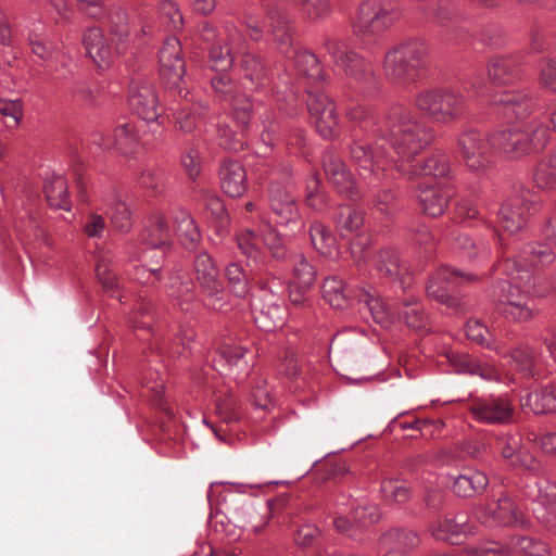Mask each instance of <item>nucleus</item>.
<instances>
[{
  "label": "nucleus",
  "instance_id": "obj_4",
  "mask_svg": "<svg viewBox=\"0 0 556 556\" xmlns=\"http://www.w3.org/2000/svg\"><path fill=\"white\" fill-rule=\"evenodd\" d=\"M551 132L539 119L494 131L490 135L492 152L497 151L510 157H518L531 151L543 149L549 141Z\"/></svg>",
  "mask_w": 556,
  "mask_h": 556
},
{
  "label": "nucleus",
  "instance_id": "obj_1",
  "mask_svg": "<svg viewBox=\"0 0 556 556\" xmlns=\"http://www.w3.org/2000/svg\"><path fill=\"white\" fill-rule=\"evenodd\" d=\"M508 244H514L513 254H507L506 249L503 251L508 279H498L486 290V296L496 309L508 302H518L529 296L541 298L534 288L539 282L536 268L548 267L556 258L551 247L543 243L529 242L518 247L516 242Z\"/></svg>",
  "mask_w": 556,
  "mask_h": 556
},
{
  "label": "nucleus",
  "instance_id": "obj_22",
  "mask_svg": "<svg viewBox=\"0 0 556 556\" xmlns=\"http://www.w3.org/2000/svg\"><path fill=\"white\" fill-rule=\"evenodd\" d=\"M491 104L511 124H517L529 117L532 113L534 102L521 90H505L494 94Z\"/></svg>",
  "mask_w": 556,
  "mask_h": 556
},
{
  "label": "nucleus",
  "instance_id": "obj_15",
  "mask_svg": "<svg viewBox=\"0 0 556 556\" xmlns=\"http://www.w3.org/2000/svg\"><path fill=\"white\" fill-rule=\"evenodd\" d=\"M526 494L532 500L536 520L556 531V484L545 477H535L527 485Z\"/></svg>",
  "mask_w": 556,
  "mask_h": 556
},
{
  "label": "nucleus",
  "instance_id": "obj_21",
  "mask_svg": "<svg viewBox=\"0 0 556 556\" xmlns=\"http://www.w3.org/2000/svg\"><path fill=\"white\" fill-rule=\"evenodd\" d=\"M128 104L131 111L146 123L156 122L157 96L153 86L142 78H134L128 88Z\"/></svg>",
  "mask_w": 556,
  "mask_h": 556
},
{
  "label": "nucleus",
  "instance_id": "obj_45",
  "mask_svg": "<svg viewBox=\"0 0 556 556\" xmlns=\"http://www.w3.org/2000/svg\"><path fill=\"white\" fill-rule=\"evenodd\" d=\"M395 314V320L403 318L407 327L412 329H421L428 323V316L425 313L422 305L414 296L403 299Z\"/></svg>",
  "mask_w": 556,
  "mask_h": 556
},
{
  "label": "nucleus",
  "instance_id": "obj_36",
  "mask_svg": "<svg viewBox=\"0 0 556 556\" xmlns=\"http://www.w3.org/2000/svg\"><path fill=\"white\" fill-rule=\"evenodd\" d=\"M240 66L244 79L251 83L254 90H262L271 84L268 70L261 56L250 52L244 53Z\"/></svg>",
  "mask_w": 556,
  "mask_h": 556
},
{
  "label": "nucleus",
  "instance_id": "obj_25",
  "mask_svg": "<svg viewBox=\"0 0 556 556\" xmlns=\"http://www.w3.org/2000/svg\"><path fill=\"white\" fill-rule=\"evenodd\" d=\"M395 169L407 179H412L416 176H432L438 178L448 175L451 164L446 154L434 153L419 165L413 164L412 162L395 164Z\"/></svg>",
  "mask_w": 556,
  "mask_h": 556
},
{
  "label": "nucleus",
  "instance_id": "obj_47",
  "mask_svg": "<svg viewBox=\"0 0 556 556\" xmlns=\"http://www.w3.org/2000/svg\"><path fill=\"white\" fill-rule=\"evenodd\" d=\"M351 517L344 516L336 517L333 523L339 532L345 533L351 530L361 529L368 523H374L378 520V515L375 507H355L350 513Z\"/></svg>",
  "mask_w": 556,
  "mask_h": 556
},
{
  "label": "nucleus",
  "instance_id": "obj_59",
  "mask_svg": "<svg viewBox=\"0 0 556 556\" xmlns=\"http://www.w3.org/2000/svg\"><path fill=\"white\" fill-rule=\"evenodd\" d=\"M233 56L227 43H214L208 50L207 66L216 74H227L232 67Z\"/></svg>",
  "mask_w": 556,
  "mask_h": 556
},
{
  "label": "nucleus",
  "instance_id": "obj_6",
  "mask_svg": "<svg viewBox=\"0 0 556 556\" xmlns=\"http://www.w3.org/2000/svg\"><path fill=\"white\" fill-rule=\"evenodd\" d=\"M415 106L433 123L451 125L467 113L466 97L447 87L429 88L417 93Z\"/></svg>",
  "mask_w": 556,
  "mask_h": 556
},
{
  "label": "nucleus",
  "instance_id": "obj_12",
  "mask_svg": "<svg viewBox=\"0 0 556 556\" xmlns=\"http://www.w3.org/2000/svg\"><path fill=\"white\" fill-rule=\"evenodd\" d=\"M193 270L202 290V304L214 311L222 309L225 304L224 289L218 279V268L206 251L195 255Z\"/></svg>",
  "mask_w": 556,
  "mask_h": 556
},
{
  "label": "nucleus",
  "instance_id": "obj_11",
  "mask_svg": "<svg viewBox=\"0 0 556 556\" xmlns=\"http://www.w3.org/2000/svg\"><path fill=\"white\" fill-rule=\"evenodd\" d=\"M477 276L472 273L462 271L451 266H441L428 280L427 294L429 298L445 304L447 307L458 309L459 301L453 295L457 287L475 281Z\"/></svg>",
  "mask_w": 556,
  "mask_h": 556
},
{
  "label": "nucleus",
  "instance_id": "obj_19",
  "mask_svg": "<svg viewBox=\"0 0 556 556\" xmlns=\"http://www.w3.org/2000/svg\"><path fill=\"white\" fill-rule=\"evenodd\" d=\"M535 211V201L528 190L507 199L498 211V222L502 228L516 233L523 228L529 217Z\"/></svg>",
  "mask_w": 556,
  "mask_h": 556
},
{
  "label": "nucleus",
  "instance_id": "obj_39",
  "mask_svg": "<svg viewBox=\"0 0 556 556\" xmlns=\"http://www.w3.org/2000/svg\"><path fill=\"white\" fill-rule=\"evenodd\" d=\"M43 191L51 207L71 211L72 204L67 195V182L62 175L47 173Z\"/></svg>",
  "mask_w": 556,
  "mask_h": 556
},
{
  "label": "nucleus",
  "instance_id": "obj_44",
  "mask_svg": "<svg viewBox=\"0 0 556 556\" xmlns=\"http://www.w3.org/2000/svg\"><path fill=\"white\" fill-rule=\"evenodd\" d=\"M522 406L529 407L535 415L556 413V392L546 386L526 394L521 399Z\"/></svg>",
  "mask_w": 556,
  "mask_h": 556
},
{
  "label": "nucleus",
  "instance_id": "obj_32",
  "mask_svg": "<svg viewBox=\"0 0 556 556\" xmlns=\"http://www.w3.org/2000/svg\"><path fill=\"white\" fill-rule=\"evenodd\" d=\"M452 194L450 188L420 186L417 198L425 214L438 217L444 213Z\"/></svg>",
  "mask_w": 556,
  "mask_h": 556
},
{
  "label": "nucleus",
  "instance_id": "obj_61",
  "mask_svg": "<svg viewBox=\"0 0 556 556\" xmlns=\"http://www.w3.org/2000/svg\"><path fill=\"white\" fill-rule=\"evenodd\" d=\"M96 275L106 292H110L112 296H117L118 280L114 273L112 260L109 254L102 255L98 261Z\"/></svg>",
  "mask_w": 556,
  "mask_h": 556
},
{
  "label": "nucleus",
  "instance_id": "obj_8",
  "mask_svg": "<svg viewBox=\"0 0 556 556\" xmlns=\"http://www.w3.org/2000/svg\"><path fill=\"white\" fill-rule=\"evenodd\" d=\"M215 98L230 106V116L243 130L251 126L253 113L262 105L245 94L227 74H215L210 78Z\"/></svg>",
  "mask_w": 556,
  "mask_h": 556
},
{
  "label": "nucleus",
  "instance_id": "obj_34",
  "mask_svg": "<svg viewBox=\"0 0 556 556\" xmlns=\"http://www.w3.org/2000/svg\"><path fill=\"white\" fill-rule=\"evenodd\" d=\"M521 58L519 55H505L493 58L488 66L490 80L494 85H506L519 77Z\"/></svg>",
  "mask_w": 556,
  "mask_h": 556
},
{
  "label": "nucleus",
  "instance_id": "obj_57",
  "mask_svg": "<svg viewBox=\"0 0 556 556\" xmlns=\"http://www.w3.org/2000/svg\"><path fill=\"white\" fill-rule=\"evenodd\" d=\"M109 22L111 34L117 43L116 50L122 53L130 34L127 14L123 10L116 9L110 13Z\"/></svg>",
  "mask_w": 556,
  "mask_h": 556
},
{
  "label": "nucleus",
  "instance_id": "obj_2",
  "mask_svg": "<svg viewBox=\"0 0 556 556\" xmlns=\"http://www.w3.org/2000/svg\"><path fill=\"white\" fill-rule=\"evenodd\" d=\"M371 131L377 147L388 146L397 164L412 162L435 138L434 129L403 105L391 106L382 124Z\"/></svg>",
  "mask_w": 556,
  "mask_h": 556
},
{
  "label": "nucleus",
  "instance_id": "obj_20",
  "mask_svg": "<svg viewBox=\"0 0 556 556\" xmlns=\"http://www.w3.org/2000/svg\"><path fill=\"white\" fill-rule=\"evenodd\" d=\"M468 410L472 418L481 424L504 425L513 419V407L504 396H481L473 399Z\"/></svg>",
  "mask_w": 556,
  "mask_h": 556
},
{
  "label": "nucleus",
  "instance_id": "obj_50",
  "mask_svg": "<svg viewBox=\"0 0 556 556\" xmlns=\"http://www.w3.org/2000/svg\"><path fill=\"white\" fill-rule=\"evenodd\" d=\"M466 334L470 340L482 346L494 350L497 353L503 352V341L496 338L492 331L478 319L467 321Z\"/></svg>",
  "mask_w": 556,
  "mask_h": 556
},
{
  "label": "nucleus",
  "instance_id": "obj_40",
  "mask_svg": "<svg viewBox=\"0 0 556 556\" xmlns=\"http://www.w3.org/2000/svg\"><path fill=\"white\" fill-rule=\"evenodd\" d=\"M375 267L382 277H386L391 281H399L403 287L404 276L407 274V269L403 264H401L399 254L395 250H381L376 255Z\"/></svg>",
  "mask_w": 556,
  "mask_h": 556
},
{
  "label": "nucleus",
  "instance_id": "obj_9",
  "mask_svg": "<svg viewBox=\"0 0 556 556\" xmlns=\"http://www.w3.org/2000/svg\"><path fill=\"white\" fill-rule=\"evenodd\" d=\"M372 146L363 139H354L350 146V155L353 163L356 165L359 175L364 179H369V185L372 187L382 182L386 172L389 168L395 169L396 160L390 151L380 149L375 143Z\"/></svg>",
  "mask_w": 556,
  "mask_h": 556
},
{
  "label": "nucleus",
  "instance_id": "obj_37",
  "mask_svg": "<svg viewBox=\"0 0 556 556\" xmlns=\"http://www.w3.org/2000/svg\"><path fill=\"white\" fill-rule=\"evenodd\" d=\"M113 227L118 231H128L132 225L131 211L128 205L122 201L115 190H110L103 197Z\"/></svg>",
  "mask_w": 556,
  "mask_h": 556
},
{
  "label": "nucleus",
  "instance_id": "obj_42",
  "mask_svg": "<svg viewBox=\"0 0 556 556\" xmlns=\"http://www.w3.org/2000/svg\"><path fill=\"white\" fill-rule=\"evenodd\" d=\"M28 41L33 53L46 63V68L48 72H58V64H61L63 67L72 66L71 58L58 51L53 46L47 45L33 35H29Z\"/></svg>",
  "mask_w": 556,
  "mask_h": 556
},
{
  "label": "nucleus",
  "instance_id": "obj_51",
  "mask_svg": "<svg viewBox=\"0 0 556 556\" xmlns=\"http://www.w3.org/2000/svg\"><path fill=\"white\" fill-rule=\"evenodd\" d=\"M260 239L276 260H285L287 257L286 239L281 237L279 231L270 224L266 223L258 229Z\"/></svg>",
  "mask_w": 556,
  "mask_h": 556
},
{
  "label": "nucleus",
  "instance_id": "obj_48",
  "mask_svg": "<svg viewBox=\"0 0 556 556\" xmlns=\"http://www.w3.org/2000/svg\"><path fill=\"white\" fill-rule=\"evenodd\" d=\"M286 316L287 309L283 305L269 303L255 311L254 323L261 330L270 332L283 326Z\"/></svg>",
  "mask_w": 556,
  "mask_h": 556
},
{
  "label": "nucleus",
  "instance_id": "obj_33",
  "mask_svg": "<svg viewBox=\"0 0 556 556\" xmlns=\"http://www.w3.org/2000/svg\"><path fill=\"white\" fill-rule=\"evenodd\" d=\"M83 45L94 64L105 70L112 62V51L102 31L98 27L88 28L83 36Z\"/></svg>",
  "mask_w": 556,
  "mask_h": 556
},
{
  "label": "nucleus",
  "instance_id": "obj_29",
  "mask_svg": "<svg viewBox=\"0 0 556 556\" xmlns=\"http://www.w3.org/2000/svg\"><path fill=\"white\" fill-rule=\"evenodd\" d=\"M220 185L230 198H239L248 190L247 172L243 165L233 160L223 162L219 170Z\"/></svg>",
  "mask_w": 556,
  "mask_h": 556
},
{
  "label": "nucleus",
  "instance_id": "obj_7",
  "mask_svg": "<svg viewBox=\"0 0 556 556\" xmlns=\"http://www.w3.org/2000/svg\"><path fill=\"white\" fill-rule=\"evenodd\" d=\"M292 168L289 165L277 167L270 176L267 189V203L276 223L281 226L301 227L299 204L291 188Z\"/></svg>",
  "mask_w": 556,
  "mask_h": 556
},
{
  "label": "nucleus",
  "instance_id": "obj_23",
  "mask_svg": "<svg viewBox=\"0 0 556 556\" xmlns=\"http://www.w3.org/2000/svg\"><path fill=\"white\" fill-rule=\"evenodd\" d=\"M270 504L268 501L255 498L244 502L233 510L235 523L233 530L239 527L240 533L258 532L268 523L270 519Z\"/></svg>",
  "mask_w": 556,
  "mask_h": 556
},
{
  "label": "nucleus",
  "instance_id": "obj_53",
  "mask_svg": "<svg viewBox=\"0 0 556 556\" xmlns=\"http://www.w3.org/2000/svg\"><path fill=\"white\" fill-rule=\"evenodd\" d=\"M533 181L540 189H553L556 187V149L548 157L538 163L533 174Z\"/></svg>",
  "mask_w": 556,
  "mask_h": 556
},
{
  "label": "nucleus",
  "instance_id": "obj_54",
  "mask_svg": "<svg viewBox=\"0 0 556 556\" xmlns=\"http://www.w3.org/2000/svg\"><path fill=\"white\" fill-rule=\"evenodd\" d=\"M454 247L471 261L486 258L491 254V245L488 242L475 241L467 235H458L455 238Z\"/></svg>",
  "mask_w": 556,
  "mask_h": 556
},
{
  "label": "nucleus",
  "instance_id": "obj_62",
  "mask_svg": "<svg viewBox=\"0 0 556 556\" xmlns=\"http://www.w3.org/2000/svg\"><path fill=\"white\" fill-rule=\"evenodd\" d=\"M154 320L153 305L148 300H141L136 304L129 315V324L134 329L151 331Z\"/></svg>",
  "mask_w": 556,
  "mask_h": 556
},
{
  "label": "nucleus",
  "instance_id": "obj_52",
  "mask_svg": "<svg viewBox=\"0 0 556 556\" xmlns=\"http://www.w3.org/2000/svg\"><path fill=\"white\" fill-rule=\"evenodd\" d=\"M323 298L332 307L343 309L349 304L344 283L338 277H327L321 286Z\"/></svg>",
  "mask_w": 556,
  "mask_h": 556
},
{
  "label": "nucleus",
  "instance_id": "obj_28",
  "mask_svg": "<svg viewBox=\"0 0 556 556\" xmlns=\"http://www.w3.org/2000/svg\"><path fill=\"white\" fill-rule=\"evenodd\" d=\"M355 296L358 302L364 303L368 308L372 319L384 328L395 323L394 312L379 296L377 291L370 286H359L355 290Z\"/></svg>",
  "mask_w": 556,
  "mask_h": 556
},
{
  "label": "nucleus",
  "instance_id": "obj_58",
  "mask_svg": "<svg viewBox=\"0 0 556 556\" xmlns=\"http://www.w3.org/2000/svg\"><path fill=\"white\" fill-rule=\"evenodd\" d=\"M293 279L301 289H309L316 281V269L303 254L292 258Z\"/></svg>",
  "mask_w": 556,
  "mask_h": 556
},
{
  "label": "nucleus",
  "instance_id": "obj_60",
  "mask_svg": "<svg viewBox=\"0 0 556 556\" xmlns=\"http://www.w3.org/2000/svg\"><path fill=\"white\" fill-rule=\"evenodd\" d=\"M263 130L261 131V141L265 147H274L286 136L281 135V125L276 118L273 110H266L261 115Z\"/></svg>",
  "mask_w": 556,
  "mask_h": 556
},
{
  "label": "nucleus",
  "instance_id": "obj_3",
  "mask_svg": "<svg viewBox=\"0 0 556 556\" xmlns=\"http://www.w3.org/2000/svg\"><path fill=\"white\" fill-rule=\"evenodd\" d=\"M381 65L389 81L408 89L421 79L429 66V47L418 38L403 40L384 53Z\"/></svg>",
  "mask_w": 556,
  "mask_h": 556
},
{
  "label": "nucleus",
  "instance_id": "obj_63",
  "mask_svg": "<svg viewBox=\"0 0 556 556\" xmlns=\"http://www.w3.org/2000/svg\"><path fill=\"white\" fill-rule=\"evenodd\" d=\"M500 354L504 357H509L510 364L522 375L527 377H533L535 375L534 359L529 351L522 348H514L510 351H505L503 348V352Z\"/></svg>",
  "mask_w": 556,
  "mask_h": 556
},
{
  "label": "nucleus",
  "instance_id": "obj_38",
  "mask_svg": "<svg viewBox=\"0 0 556 556\" xmlns=\"http://www.w3.org/2000/svg\"><path fill=\"white\" fill-rule=\"evenodd\" d=\"M169 238V225L162 215L152 217L141 235V240L147 245L146 249H153L154 252H165Z\"/></svg>",
  "mask_w": 556,
  "mask_h": 556
},
{
  "label": "nucleus",
  "instance_id": "obj_55",
  "mask_svg": "<svg viewBox=\"0 0 556 556\" xmlns=\"http://www.w3.org/2000/svg\"><path fill=\"white\" fill-rule=\"evenodd\" d=\"M225 277L229 290L238 298H243L249 292V277L243 266L237 262L230 263L225 268Z\"/></svg>",
  "mask_w": 556,
  "mask_h": 556
},
{
  "label": "nucleus",
  "instance_id": "obj_14",
  "mask_svg": "<svg viewBox=\"0 0 556 556\" xmlns=\"http://www.w3.org/2000/svg\"><path fill=\"white\" fill-rule=\"evenodd\" d=\"M397 14L382 8L375 0L363 1L352 22L353 33L365 43V37L376 35L389 28L396 20Z\"/></svg>",
  "mask_w": 556,
  "mask_h": 556
},
{
  "label": "nucleus",
  "instance_id": "obj_43",
  "mask_svg": "<svg viewBox=\"0 0 556 556\" xmlns=\"http://www.w3.org/2000/svg\"><path fill=\"white\" fill-rule=\"evenodd\" d=\"M336 228L341 237L357 235L364 225V213L351 205H343L333 215Z\"/></svg>",
  "mask_w": 556,
  "mask_h": 556
},
{
  "label": "nucleus",
  "instance_id": "obj_24",
  "mask_svg": "<svg viewBox=\"0 0 556 556\" xmlns=\"http://www.w3.org/2000/svg\"><path fill=\"white\" fill-rule=\"evenodd\" d=\"M248 27L251 29L250 37L254 40L260 38L261 28L268 27L274 35L279 50L288 55L292 50V37L286 15L277 8H268L266 18L261 25L258 22L250 20Z\"/></svg>",
  "mask_w": 556,
  "mask_h": 556
},
{
  "label": "nucleus",
  "instance_id": "obj_30",
  "mask_svg": "<svg viewBox=\"0 0 556 556\" xmlns=\"http://www.w3.org/2000/svg\"><path fill=\"white\" fill-rule=\"evenodd\" d=\"M293 64L299 76L305 78L307 84L312 86H324L329 80L319 60L311 51L302 50L294 52Z\"/></svg>",
  "mask_w": 556,
  "mask_h": 556
},
{
  "label": "nucleus",
  "instance_id": "obj_56",
  "mask_svg": "<svg viewBox=\"0 0 556 556\" xmlns=\"http://www.w3.org/2000/svg\"><path fill=\"white\" fill-rule=\"evenodd\" d=\"M260 241V233L251 229H247L237 236L238 248L249 260V266H251L252 263L257 265L262 262V251L258 245Z\"/></svg>",
  "mask_w": 556,
  "mask_h": 556
},
{
  "label": "nucleus",
  "instance_id": "obj_13",
  "mask_svg": "<svg viewBox=\"0 0 556 556\" xmlns=\"http://www.w3.org/2000/svg\"><path fill=\"white\" fill-rule=\"evenodd\" d=\"M146 125L139 122H123L115 126L110 136L101 132L91 135V142L100 149H115L123 155L134 154L142 144Z\"/></svg>",
  "mask_w": 556,
  "mask_h": 556
},
{
  "label": "nucleus",
  "instance_id": "obj_49",
  "mask_svg": "<svg viewBox=\"0 0 556 556\" xmlns=\"http://www.w3.org/2000/svg\"><path fill=\"white\" fill-rule=\"evenodd\" d=\"M533 298L529 296L518 302H508L507 305L501 306L496 311L508 321L516 324L529 323L538 313Z\"/></svg>",
  "mask_w": 556,
  "mask_h": 556
},
{
  "label": "nucleus",
  "instance_id": "obj_41",
  "mask_svg": "<svg viewBox=\"0 0 556 556\" xmlns=\"http://www.w3.org/2000/svg\"><path fill=\"white\" fill-rule=\"evenodd\" d=\"M309 238L314 249L324 257L334 260L339 255L337 240L332 232L321 223L314 222L309 226Z\"/></svg>",
  "mask_w": 556,
  "mask_h": 556
},
{
  "label": "nucleus",
  "instance_id": "obj_26",
  "mask_svg": "<svg viewBox=\"0 0 556 556\" xmlns=\"http://www.w3.org/2000/svg\"><path fill=\"white\" fill-rule=\"evenodd\" d=\"M138 261L141 263L134 267L132 278L147 286H156L161 280L165 252H154L153 249H144Z\"/></svg>",
  "mask_w": 556,
  "mask_h": 556
},
{
  "label": "nucleus",
  "instance_id": "obj_35",
  "mask_svg": "<svg viewBox=\"0 0 556 556\" xmlns=\"http://www.w3.org/2000/svg\"><path fill=\"white\" fill-rule=\"evenodd\" d=\"M173 218L175 231L181 245L190 251L195 250L201 240V233L192 216L186 210L178 208Z\"/></svg>",
  "mask_w": 556,
  "mask_h": 556
},
{
  "label": "nucleus",
  "instance_id": "obj_10",
  "mask_svg": "<svg viewBox=\"0 0 556 556\" xmlns=\"http://www.w3.org/2000/svg\"><path fill=\"white\" fill-rule=\"evenodd\" d=\"M456 151L470 170H484L492 163L490 136L477 128H466L457 135Z\"/></svg>",
  "mask_w": 556,
  "mask_h": 556
},
{
  "label": "nucleus",
  "instance_id": "obj_16",
  "mask_svg": "<svg viewBox=\"0 0 556 556\" xmlns=\"http://www.w3.org/2000/svg\"><path fill=\"white\" fill-rule=\"evenodd\" d=\"M159 63L160 76L164 86L170 90H178V93L181 94L186 64L182 58L181 43L177 37L166 38L159 52Z\"/></svg>",
  "mask_w": 556,
  "mask_h": 556
},
{
  "label": "nucleus",
  "instance_id": "obj_17",
  "mask_svg": "<svg viewBox=\"0 0 556 556\" xmlns=\"http://www.w3.org/2000/svg\"><path fill=\"white\" fill-rule=\"evenodd\" d=\"M475 518L488 528L523 527L526 525L522 513L506 495L501 496L496 502L476 507Z\"/></svg>",
  "mask_w": 556,
  "mask_h": 556
},
{
  "label": "nucleus",
  "instance_id": "obj_64",
  "mask_svg": "<svg viewBox=\"0 0 556 556\" xmlns=\"http://www.w3.org/2000/svg\"><path fill=\"white\" fill-rule=\"evenodd\" d=\"M333 188L343 197L356 201L359 199V192L355 187V182L351 172L346 168L339 173H331L328 178Z\"/></svg>",
  "mask_w": 556,
  "mask_h": 556
},
{
  "label": "nucleus",
  "instance_id": "obj_18",
  "mask_svg": "<svg viewBox=\"0 0 556 556\" xmlns=\"http://www.w3.org/2000/svg\"><path fill=\"white\" fill-rule=\"evenodd\" d=\"M306 105L317 132L324 139L331 140L339 136V115L336 103L328 94L309 91Z\"/></svg>",
  "mask_w": 556,
  "mask_h": 556
},
{
  "label": "nucleus",
  "instance_id": "obj_5",
  "mask_svg": "<svg viewBox=\"0 0 556 556\" xmlns=\"http://www.w3.org/2000/svg\"><path fill=\"white\" fill-rule=\"evenodd\" d=\"M324 48L334 65L356 84L364 96H371L378 90L379 80L371 63L350 49L345 40L328 38L324 42Z\"/></svg>",
  "mask_w": 556,
  "mask_h": 556
},
{
  "label": "nucleus",
  "instance_id": "obj_27",
  "mask_svg": "<svg viewBox=\"0 0 556 556\" xmlns=\"http://www.w3.org/2000/svg\"><path fill=\"white\" fill-rule=\"evenodd\" d=\"M167 294L177 302L180 309L190 313L199 306L194 286L184 278L182 269H175L169 275L166 286Z\"/></svg>",
  "mask_w": 556,
  "mask_h": 556
},
{
  "label": "nucleus",
  "instance_id": "obj_31",
  "mask_svg": "<svg viewBox=\"0 0 556 556\" xmlns=\"http://www.w3.org/2000/svg\"><path fill=\"white\" fill-rule=\"evenodd\" d=\"M247 352L248 350L243 346L224 344L218 349L213 366L225 376L245 371L248 369V363L244 359Z\"/></svg>",
  "mask_w": 556,
  "mask_h": 556
},
{
  "label": "nucleus",
  "instance_id": "obj_46",
  "mask_svg": "<svg viewBox=\"0 0 556 556\" xmlns=\"http://www.w3.org/2000/svg\"><path fill=\"white\" fill-rule=\"evenodd\" d=\"M469 532L468 519L464 514L454 517H446L431 526V533L437 540L452 541L453 538Z\"/></svg>",
  "mask_w": 556,
  "mask_h": 556
}]
</instances>
